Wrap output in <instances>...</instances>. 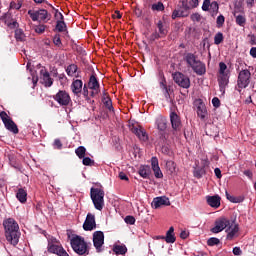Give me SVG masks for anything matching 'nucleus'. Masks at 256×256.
Here are the masks:
<instances>
[{"mask_svg": "<svg viewBox=\"0 0 256 256\" xmlns=\"http://www.w3.org/2000/svg\"><path fill=\"white\" fill-rule=\"evenodd\" d=\"M5 229V236L8 243L11 245H17L19 243V238L21 237V232H19V224L13 218H8L3 223Z\"/></svg>", "mask_w": 256, "mask_h": 256, "instance_id": "obj_1", "label": "nucleus"}, {"mask_svg": "<svg viewBox=\"0 0 256 256\" xmlns=\"http://www.w3.org/2000/svg\"><path fill=\"white\" fill-rule=\"evenodd\" d=\"M229 73L230 71L227 64H225V62H220L218 70V83L222 95H225V89L227 85H229Z\"/></svg>", "mask_w": 256, "mask_h": 256, "instance_id": "obj_2", "label": "nucleus"}, {"mask_svg": "<svg viewBox=\"0 0 256 256\" xmlns=\"http://www.w3.org/2000/svg\"><path fill=\"white\" fill-rule=\"evenodd\" d=\"M70 243L73 251L78 255H89V249L87 248V243L83 237L74 236L70 240Z\"/></svg>", "mask_w": 256, "mask_h": 256, "instance_id": "obj_3", "label": "nucleus"}, {"mask_svg": "<svg viewBox=\"0 0 256 256\" xmlns=\"http://www.w3.org/2000/svg\"><path fill=\"white\" fill-rule=\"evenodd\" d=\"M90 195L94 203L95 209H97L98 211H101V209H103V205H105V201H104L105 192L99 188H92Z\"/></svg>", "mask_w": 256, "mask_h": 256, "instance_id": "obj_4", "label": "nucleus"}, {"mask_svg": "<svg viewBox=\"0 0 256 256\" xmlns=\"http://www.w3.org/2000/svg\"><path fill=\"white\" fill-rule=\"evenodd\" d=\"M105 244V234L101 231H96L93 233V245L97 251V253H101L103 251V245Z\"/></svg>", "mask_w": 256, "mask_h": 256, "instance_id": "obj_5", "label": "nucleus"}, {"mask_svg": "<svg viewBox=\"0 0 256 256\" xmlns=\"http://www.w3.org/2000/svg\"><path fill=\"white\" fill-rule=\"evenodd\" d=\"M173 79L175 83H177V85H179V87H182L183 89H189V87H191V80L189 79V77L185 76L180 72H176L173 75Z\"/></svg>", "mask_w": 256, "mask_h": 256, "instance_id": "obj_6", "label": "nucleus"}, {"mask_svg": "<svg viewBox=\"0 0 256 256\" xmlns=\"http://www.w3.org/2000/svg\"><path fill=\"white\" fill-rule=\"evenodd\" d=\"M54 100L57 101L62 107H67L71 103V96L65 90H60L54 96Z\"/></svg>", "mask_w": 256, "mask_h": 256, "instance_id": "obj_7", "label": "nucleus"}, {"mask_svg": "<svg viewBox=\"0 0 256 256\" xmlns=\"http://www.w3.org/2000/svg\"><path fill=\"white\" fill-rule=\"evenodd\" d=\"M249 79H251V72L249 70H242L238 76V87L245 89L249 86Z\"/></svg>", "mask_w": 256, "mask_h": 256, "instance_id": "obj_8", "label": "nucleus"}, {"mask_svg": "<svg viewBox=\"0 0 256 256\" xmlns=\"http://www.w3.org/2000/svg\"><path fill=\"white\" fill-rule=\"evenodd\" d=\"M230 221L226 218H220L215 221V226L211 229L212 233H221L224 229L229 227Z\"/></svg>", "mask_w": 256, "mask_h": 256, "instance_id": "obj_9", "label": "nucleus"}, {"mask_svg": "<svg viewBox=\"0 0 256 256\" xmlns=\"http://www.w3.org/2000/svg\"><path fill=\"white\" fill-rule=\"evenodd\" d=\"M84 231H93L97 229V223L95 222V215L88 213L83 224Z\"/></svg>", "mask_w": 256, "mask_h": 256, "instance_id": "obj_10", "label": "nucleus"}, {"mask_svg": "<svg viewBox=\"0 0 256 256\" xmlns=\"http://www.w3.org/2000/svg\"><path fill=\"white\" fill-rule=\"evenodd\" d=\"M169 205H171V202L169 201V198H167L166 196L156 197L152 201V207L154 209H159V207Z\"/></svg>", "mask_w": 256, "mask_h": 256, "instance_id": "obj_11", "label": "nucleus"}, {"mask_svg": "<svg viewBox=\"0 0 256 256\" xmlns=\"http://www.w3.org/2000/svg\"><path fill=\"white\" fill-rule=\"evenodd\" d=\"M40 79L42 80V85H45V87H51L53 85V79L44 67L40 70Z\"/></svg>", "mask_w": 256, "mask_h": 256, "instance_id": "obj_12", "label": "nucleus"}, {"mask_svg": "<svg viewBox=\"0 0 256 256\" xmlns=\"http://www.w3.org/2000/svg\"><path fill=\"white\" fill-rule=\"evenodd\" d=\"M206 202L209 207H212L213 209H219V207H221V196H206Z\"/></svg>", "mask_w": 256, "mask_h": 256, "instance_id": "obj_13", "label": "nucleus"}, {"mask_svg": "<svg viewBox=\"0 0 256 256\" xmlns=\"http://www.w3.org/2000/svg\"><path fill=\"white\" fill-rule=\"evenodd\" d=\"M157 27H158L159 34L154 33L151 36L152 41H155V39H159V37H165V35H167V26L163 24L162 21H158Z\"/></svg>", "mask_w": 256, "mask_h": 256, "instance_id": "obj_14", "label": "nucleus"}, {"mask_svg": "<svg viewBox=\"0 0 256 256\" xmlns=\"http://www.w3.org/2000/svg\"><path fill=\"white\" fill-rule=\"evenodd\" d=\"M48 251L50 253H54L55 255H58V256H69L67 251H65V249H63V247H61L57 244H50L48 246Z\"/></svg>", "mask_w": 256, "mask_h": 256, "instance_id": "obj_15", "label": "nucleus"}, {"mask_svg": "<svg viewBox=\"0 0 256 256\" xmlns=\"http://www.w3.org/2000/svg\"><path fill=\"white\" fill-rule=\"evenodd\" d=\"M227 227V239H233V237H237V234L239 233V225L235 224V222H230Z\"/></svg>", "mask_w": 256, "mask_h": 256, "instance_id": "obj_16", "label": "nucleus"}, {"mask_svg": "<svg viewBox=\"0 0 256 256\" xmlns=\"http://www.w3.org/2000/svg\"><path fill=\"white\" fill-rule=\"evenodd\" d=\"M152 171H154V175L157 179L163 178V172H161V168L159 167V160L157 157H152L151 159Z\"/></svg>", "mask_w": 256, "mask_h": 256, "instance_id": "obj_17", "label": "nucleus"}, {"mask_svg": "<svg viewBox=\"0 0 256 256\" xmlns=\"http://www.w3.org/2000/svg\"><path fill=\"white\" fill-rule=\"evenodd\" d=\"M170 121L174 131H179V129H181V120L179 119V115H177V113L172 112L170 114Z\"/></svg>", "mask_w": 256, "mask_h": 256, "instance_id": "obj_18", "label": "nucleus"}, {"mask_svg": "<svg viewBox=\"0 0 256 256\" xmlns=\"http://www.w3.org/2000/svg\"><path fill=\"white\" fill-rule=\"evenodd\" d=\"M132 133H135L140 141H147V139H149V137L147 136V132L141 127L132 128Z\"/></svg>", "mask_w": 256, "mask_h": 256, "instance_id": "obj_19", "label": "nucleus"}, {"mask_svg": "<svg viewBox=\"0 0 256 256\" xmlns=\"http://www.w3.org/2000/svg\"><path fill=\"white\" fill-rule=\"evenodd\" d=\"M71 90L74 95H79L81 91H83V81L81 80H74L71 84Z\"/></svg>", "mask_w": 256, "mask_h": 256, "instance_id": "obj_20", "label": "nucleus"}, {"mask_svg": "<svg viewBox=\"0 0 256 256\" xmlns=\"http://www.w3.org/2000/svg\"><path fill=\"white\" fill-rule=\"evenodd\" d=\"M89 89L92 90V95H96L99 91V82L97 81V78L95 76H91L89 83H88Z\"/></svg>", "mask_w": 256, "mask_h": 256, "instance_id": "obj_21", "label": "nucleus"}, {"mask_svg": "<svg viewBox=\"0 0 256 256\" xmlns=\"http://www.w3.org/2000/svg\"><path fill=\"white\" fill-rule=\"evenodd\" d=\"M210 7L213 9V11H219V4H217V2L211 3V0H204L202 11H207Z\"/></svg>", "mask_w": 256, "mask_h": 256, "instance_id": "obj_22", "label": "nucleus"}, {"mask_svg": "<svg viewBox=\"0 0 256 256\" xmlns=\"http://www.w3.org/2000/svg\"><path fill=\"white\" fill-rule=\"evenodd\" d=\"M197 115L204 121V119H207V107H205V104L200 102L197 106Z\"/></svg>", "mask_w": 256, "mask_h": 256, "instance_id": "obj_23", "label": "nucleus"}, {"mask_svg": "<svg viewBox=\"0 0 256 256\" xmlns=\"http://www.w3.org/2000/svg\"><path fill=\"white\" fill-rule=\"evenodd\" d=\"M165 241L166 243H175L176 238H175V228L171 226L169 230L166 232Z\"/></svg>", "mask_w": 256, "mask_h": 256, "instance_id": "obj_24", "label": "nucleus"}, {"mask_svg": "<svg viewBox=\"0 0 256 256\" xmlns=\"http://www.w3.org/2000/svg\"><path fill=\"white\" fill-rule=\"evenodd\" d=\"M185 61L186 63L193 68L194 66H196L198 64V62H200L197 57H195L194 54L189 53L185 56Z\"/></svg>", "mask_w": 256, "mask_h": 256, "instance_id": "obj_25", "label": "nucleus"}, {"mask_svg": "<svg viewBox=\"0 0 256 256\" xmlns=\"http://www.w3.org/2000/svg\"><path fill=\"white\" fill-rule=\"evenodd\" d=\"M4 125L6 127V129H8V131H11V133H14L15 135H17V133H19V128H17V124H15V122H13V120H8L6 122H4Z\"/></svg>", "mask_w": 256, "mask_h": 256, "instance_id": "obj_26", "label": "nucleus"}, {"mask_svg": "<svg viewBox=\"0 0 256 256\" xmlns=\"http://www.w3.org/2000/svg\"><path fill=\"white\" fill-rule=\"evenodd\" d=\"M189 10H185L183 8H179L178 10H174L172 13V19H177V17H188Z\"/></svg>", "mask_w": 256, "mask_h": 256, "instance_id": "obj_27", "label": "nucleus"}, {"mask_svg": "<svg viewBox=\"0 0 256 256\" xmlns=\"http://www.w3.org/2000/svg\"><path fill=\"white\" fill-rule=\"evenodd\" d=\"M156 125L159 131H165V129H167V119L162 116H158L156 119Z\"/></svg>", "mask_w": 256, "mask_h": 256, "instance_id": "obj_28", "label": "nucleus"}, {"mask_svg": "<svg viewBox=\"0 0 256 256\" xmlns=\"http://www.w3.org/2000/svg\"><path fill=\"white\" fill-rule=\"evenodd\" d=\"M139 175L143 177V179H147L151 175V167L149 166H140Z\"/></svg>", "mask_w": 256, "mask_h": 256, "instance_id": "obj_29", "label": "nucleus"}, {"mask_svg": "<svg viewBox=\"0 0 256 256\" xmlns=\"http://www.w3.org/2000/svg\"><path fill=\"white\" fill-rule=\"evenodd\" d=\"M192 69L197 75H205V64H203L201 61L198 62Z\"/></svg>", "mask_w": 256, "mask_h": 256, "instance_id": "obj_30", "label": "nucleus"}, {"mask_svg": "<svg viewBox=\"0 0 256 256\" xmlns=\"http://www.w3.org/2000/svg\"><path fill=\"white\" fill-rule=\"evenodd\" d=\"M16 197L20 203H25L27 201V191L23 188L18 189Z\"/></svg>", "mask_w": 256, "mask_h": 256, "instance_id": "obj_31", "label": "nucleus"}, {"mask_svg": "<svg viewBox=\"0 0 256 256\" xmlns=\"http://www.w3.org/2000/svg\"><path fill=\"white\" fill-rule=\"evenodd\" d=\"M114 253L116 255H125L127 253V247L122 246V245H116L113 248Z\"/></svg>", "mask_w": 256, "mask_h": 256, "instance_id": "obj_32", "label": "nucleus"}, {"mask_svg": "<svg viewBox=\"0 0 256 256\" xmlns=\"http://www.w3.org/2000/svg\"><path fill=\"white\" fill-rule=\"evenodd\" d=\"M166 169H167L168 173L173 174V173H175L177 166L175 165V162L169 160L166 162Z\"/></svg>", "mask_w": 256, "mask_h": 256, "instance_id": "obj_33", "label": "nucleus"}, {"mask_svg": "<svg viewBox=\"0 0 256 256\" xmlns=\"http://www.w3.org/2000/svg\"><path fill=\"white\" fill-rule=\"evenodd\" d=\"M66 73L69 77H74L75 73H77V65L71 64L66 68Z\"/></svg>", "mask_w": 256, "mask_h": 256, "instance_id": "obj_34", "label": "nucleus"}, {"mask_svg": "<svg viewBox=\"0 0 256 256\" xmlns=\"http://www.w3.org/2000/svg\"><path fill=\"white\" fill-rule=\"evenodd\" d=\"M49 17L47 10H38V21H45Z\"/></svg>", "mask_w": 256, "mask_h": 256, "instance_id": "obj_35", "label": "nucleus"}, {"mask_svg": "<svg viewBox=\"0 0 256 256\" xmlns=\"http://www.w3.org/2000/svg\"><path fill=\"white\" fill-rule=\"evenodd\" d=\"M87 152V149L83 146H79L76 150L75 153L79 159H83L85 157V153Z\"/></svg>", "mask_w": 256, "mask_h": 256, "instance_id": "obj_36", "label": "nucleus"}, {"mask_svg": "<svg viewBox=\"0 0 256 256\" xmlns=\"http://www.w3.org/2000/svg\"><path fill=\"white\" fill-rule=\"evenodd\" d=\"M67 29V25L65 24V21H57L56 24V31H59L60 33H63Z\"/></svg>", "mask_w": 256, "mask_h": 256, "instance_id": "obj_37", "label": "nucleus"}, {"mask_svg": "<svg viewBox=\"0 0 256 256\" xmlns=\"http://www.w3.org/2000/svg\"><path fill=\"white\" fill-rule=\"evenodd\" d=\"M15 38L17 41H25V33H23V30L17 29L15 31Z\"/></svg>", "mask_w": 256, "mask_h": 256, "instance_id": "obj_38", "label": "nucleus"}, {"mask_svg": "<svg viewBox=\"0 0 256 256\" xmlns=\"http://www.w3.org/2000/svg\"><path fill=\"white\" fill-rule=\"evenodd\" d=\"M194 175H195V177H202L203 175H205V169H203V168L199 167V165H197L194 170Z\"/></svg>", "mask_w": 256, "mask_h": 256, "instance_id": "obj_39", "label": "nucleus"}, {"mask_svg": "<svg viewBox=\"0 0 256 256\" xmlns=\"http://www.w3.org/2000/svg\"><path fill=\"white\" fill-rule=\"evenodd\" d=\"M214 43L215 45H220V43H223V33L218 32L214 37Z\"/></svg>", "mask_w": 256, "mask_h": 256, "instance_id": "obj_40", "label": "nucleus"}, {"mask_svg": "<svg viewBox=\"0 0 256 256\" xmlns=\"http://www.w3.org/2000/svg\"><path fill=\"white\" fill-rule=\"evenodd\" d=\"M165 9V6H163V3L157 2L152 5V11H163Z\"/></svg>", "mask_w": 256, "mask_h": 256, "instance_id": "obj_41", "label": "nucleus"}, {"mask_svg": "<svg viewBox=\"0 0 256 256\" xmlns=\"http://www.w3.org/2000/svg\"><path fill=\"white\" fill-rule=\"evenodd\" d=\"M219 243H220V240L215 237H212L207 241V244L209 245V247H214V245H219Z\"/></svg>", "mask_w": 256, "mask_h": 256, "instance_id": "obj_42", "label": "nucleus"}, {"mask_svg": "<svg viewBox=\"0 0 256 256\" xmlns=\"http://www.w3.org/2000/svg\"><path fill=\"white\" fill-rule=\"evenodd\" d=\"M245 21H246L245 16L243 15L236 16V23L237 25H240V27H243V25H245Z\"/></svg>", "mask_w": 256, "mask_h": 256, "instance_id": "obj_43", "label": "nucleus"}, {"mask_svg": "<svg viewBox=\"0 0 256 256\" xmlns=\"http://www.w3.org/2000/svg\"><path fill=\"white\" fill-rule=\"evenodd\" d=\"M28 14L30 15L32 21H39L38 11L36 12L28 11Z\"/></svg>", "mask_w": 256, "mask_h": 256, "instance_id": "obj_44", "label": "nucleus"}, {"mask_svg": "<svg viewBox=\"0 0 256 256\" xmlns=\"http://www.w3.org/2000/svg\"><path fill=\"white\" fill-rule=\"evenodd\" d=\"M216 23H217L218 27H222L223 23H225V16L224 15H219L217 17Z\"/></svg>", "mask_w": 256, "mask_h": 256, "instance_id": "obj_45", "label": "nucleus"}, {"mask_svg": "<svg viewBox=\"0 0 256 256\" xmlns=\"http://www.w3.org/2000/svg\"><path fill=\"white\" fill-rule=\"evenodd\" d=\"M45 29H46V26L41 24L35 27V32L39 34L45 33Z\"/></svg>", "mask_w": 256, "mask_h": 256, "instance_id": "obj_46", "label": "nucleus"}, {"mask_svg": "<svg viewBox=\"0 0 256 256\" xmlns=\"http://www.w3.org/2000/svg\"><path fill=\"white\" fill-rule=\"evenodd\" d=\"M226 197L228 201H231V203H239V198L229 195L228 192H226Z\"/></svg>", "mask_w": 256, "mask_h": 256, "instance_id": "obj_47", "label": "nucleus"}, {"mask_svg": "<svg viewBox=\"0 0 256 256\" xmlns=\"http://www.w3.org/2000/svg\"><path fill=\"white\" fill-rule=\"evenodd\" d=\"M125 223H127L128 225H135V217L126 216Z\"/></svg>", "mask_w": 256, "mask_h": 256, "instance_id": "obj_48", "label": "nucleus"}, {"mask_svg": "<svg viewBox=\"0 0 256 256\" xmlns=\"http://www.w3.org/2000/svg\"><path fill=\"white\" fill-rule=\"evenodd\" d=\"M83 165L89 166V165H93V160H91V158L89 157H84L82 160Z\"/></svg>", "mask_w": 256, "mask_h": 256, "instance_id": "obj_49", "label": "nucleus"}, {"mask_svg": "<svg viewBox=\"0 0 256 256\" xmlns=\"http://www.w3.org/2000/svg\"><path fill=\"white\" fill-rule=\"evenodd\" d=\"M180 7L183 8L184 11H189V10L191 9V7L189 6V4L187 3L186 0H183V1L181 2V6H180Z\"/></svg>", "mask_w": 256, "mask_h": 256, "instance_id": "obj_50", "label": "nucleus"}, {"mask_svg": "<svg viewBox=\"0 0 256 256\" xmlns=\"http://www.w3.org/2000/svg\"><path fill=\"white\" fill-rule=\"evenodd\" d=\"M0 118L2 119L3 123H6V121L11 119L5 112L0 113Z\"/></svg>", "mask_w": 256, "mask_h": 256, "instance_id": "obj_51", "label": "nucleus"}, {"mask_svg": "<svg viewBox=\"0 0 256 256\" xmlns=\"http://www.w3.org/2000/svg\"><path fill=\"white\" fill-rule=\"evenodd\" d=\"M212 105H213L214 107H219V106L221 105V101L219 100V98L214 97V98L212 99Z\"/></svg>", "mask_w": 256, "mask_h": 256, "instance_id": "obj_52", "label": "nucleus"}, {"mask_svg": "<svg viewBox=\"0 0 256 256\" xmlns=\"http://www.w3.org/2000/svg\"><path fill=\"white\" fill-rule=\"evenodd\" d=\"M199 167L200 169H205V167H209V160L207 159L201 160V165Z\"/></svg>", "mask_w": 256, "mask_h": 256, "instance_id": "obj_53", "label": "nucleus"}, {"mask_svg": "<svg viewBox=\"0 0 256 256\" xmlns=\"http://www.w3.org/2000/svg\"><path fill=\"white\" fill-rule=\"evenodd\" d=\"M118 177L119 179H121V181H129V177H127V174H125L124 172H120Z\"/></svg>", "mask_w": 256, "mask_h": 256, "instance_id": "obj_54", "label": "nucleus"}, {"mask_svg": "<svg viewBox=\"0 0 256 256\" xmlns=\"http://www.w3.org/2000/svg\"><path fill=\"white\" fill-rule=\"evenodd\" d=\"M55 19L56 21H63V14L59 11L55 12Z\"/></svg>", "mask_w": 256, "mask_h": 256, "instance_id": "obj_55", "label": "nucleus"}, {"mask_svg": "<svg viewBox=\"0 0 256 256\" xmlns=\"http://www.w3.org/2000/svg\"><path fill=\"white\" fill-rule=\"evenodd\" d=\"M192 21H201V15L199 13H194L191 15Z\"/></svg>", "mask_w": 256, "mask_h": 256, "instance_id": "obj_56", "label": "nucleus"}, {"mask_svg": "<svg viewBox=\"0 0 256 256\" xmlns=\"http://www.w3.org/2000/svg\"><path fill=\"white\" fill-rule=\"evenodd\" d=\"M62 146H63V144H61V140L56 139L54 141V147H57V149H61Z\"/></svg>", "mask_w": 256, "mask_h": 256, "instance_id": "obj_57", "label": "nucleus"}, {"mask_svg": "<svg viewBox=\"0 0 256 256\" xmlns=\"http://www.w3.org/2000/svg\"><path fill=\"white\" fill-rule=\"evenodd\" d=\"M190 7H197L199 5V0H190Z\"/></svg>", "mask_w": 256, "mask_h": 256, "instance_id": "obj_58", "label": "nucleus"}, {"mask_svg": "<svg viewBox=\"0 0 256 256\" xmlns=\"http://www.w3.org/2000/svg\"><path fill=\"white\" fill-rule=\"evenodd\" d=\"M214 173H215L217 179H221V177H222V175H221V169L215 168Z\"/></svg>", "mask_w": 256, "mask_h": 256, "instance_id": "obj_59", "label": "nucleus"}, {"mask_svg": "<svg viewBox=\"0 0 256 256\" xmlns=\"http://www.w3.org/2000/svg\"><path fill=\"white\" fill-rule=\"evenodd\" d=\"M54 45H61V38L59 37V35H56L54 37Z\"/></svg>", "mask_w": 256, "mask_h": 256, "instance_id": "obj_60", "label": "nucleus"}, {"mask_svg": "<svg viewBox=\"0 0 256 256\" xmlns=\"http://www.w3.org/2000/svg\"><path fill=\"white\" fill-rule=\"evenodd\" d=\"M250 55L251 57H253L254 59H256V47H252L250 49Z\"/></svg>", "mask_w": 256, "mask_h": 256, "instance_id": "obj_61", "label": "nucleus"}, {"mask_svg": "<svg viewBox=\"0 0 256 256\" xmlns=\"http://www.w3.org/2000/svg\"><path fill=\"white\" fill-rule=\"evenodd\" d=\"M233 254H234V255H241V248H239V247H234V248H233Z\"/></svg>", "mask_w": 256, "mask_h": 256, "instance_id": "obj_62", "label": "nucleus"}, {"mask_svg": "<svg viewBox=\"0 0 256 256\" xmlns=\"http://www.w3.org/2000/svg\"><path fill=\"white\" fill-rule=\"evenodd\" d=\"M105 105L109 109V111L113 109V105H111V100H106Z\"/></svg>", "mask_w": 256, "mask_h": 256, "instance_id": "obj_63", "label": "nucleus"}, {"mask_svg": "<svg viewBox=\"0 0 256 256\" xmlns=\"http://www.w3.org/2000/svg\"><path fill=\"white\" fill-rule=\"evenodd\" d=\"M112 17H113L114 19H121V13H119V11H116V12L112 15Z\"/></svg>", "mask_w": 256, "mask_h": 256, "instance_id": "obj_64", "label": "nucleus"}]
</instances>
